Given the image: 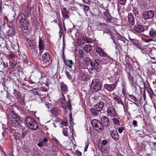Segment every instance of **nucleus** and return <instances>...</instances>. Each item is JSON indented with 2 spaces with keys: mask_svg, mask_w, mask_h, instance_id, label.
<instances>
[{
  "mask_svg": "<svg viewBox=\"0 0 156 156\" xmlns=\"http://www.w3.org/2000/svg\"><path fill=\"white\" fill-rule=\"evenodd\" d=\"M45 42L41 37H39V50L44 49L45 47Z\"/></svg>",
  "mask_w": 156,
  "mask_h": 156,
  "instance_id": "nucleus-25",
  "label": "nucleus"
},
{
  "mask_svg": "<svg viewBox=\"0 0 156 156\" xmlns=\"http://www.w3.org/2000/svg\"><path fill=\"white\" fill-rule=\"evenodd\" d=\"M110 133L112 138L115 140H118L119 138V135L117 131L113 129L110 131Z\"/></svg>",
  "mask_w": 156,
  "mask_h": 156,
  "instance_id": "nucleus-16",
  "label": "nucleus"
},
{
  "mask_svg": "<svg viewBox=\"0 0 156 156\" xmlns=\"http://www.w3.org/2000/svg\"><path fill=\"white\" fill-rule=\"evenodd\" d=\"M104 15L105 16L106 18L109 17H111V16L108 12H104Z\"/></svg>",
  "mask_w": 156,
  "mask_h": 156,
  "instance_id": "nucleus-63",
  "label": "nucleus"
},
{
  "mask_svg": "<svg viewBox=\"0 0 156 156\" xmlns=\"http://www.w3.org/2000/svg\"><path fill=\"white\" fill-rule=\"evenodd\" d=\"M122 94H123L124 97L127 98H128L127 96H128L129 95V94L128 92L126 91V89L125 88H122Z\"/></svg>",
  "mask_w": 156,
  "mask_h": 156,
  "instance_id": "nucleus-40",
  "label": "nucleus"
},
{
  "mask_svg": "<svg viewBox=\"0 0 156 156\" xmlns=\"http://www.w3.org/2000/svg\"><path fill=\"white\" fill-rule=\"evenodd\" d=\"M83 9L84 12L85 13H87L88 12V10H89V6H88L87 5H83Z\"/></svg>",
  "mask_w": 156,
  "mask_h": 156,
  "instance_id": "nucleus-52",
  "label": "nucleus"
},
{
  "mask_svg": "<svg viewBox=\"0 0 156 156\" xmlns=\"http://www.w3.org/2000/svg\"><path fill=\"white\" fill-rule=\"evenodd\" d=\"M13 94L14 95L15 98L18 100L22 97L19 91H18L16 89L14 90Z\"/></svg>",
  "mask_w": 156,
  "mask_h": 156,
  "instance_id": "nucleus-30",
  "label": "nucleus"
},
{
  "mask_svg": "<svg viewBox=\"0 0 156 156\" xmlns=\"http://www.w3.org/2000/svg\"><path fill=\"white\" fill-rule=\"evenodd\" d=\"M93 66L92 67V70L94 69L97 72H100L101 69V63L98 59H96L93 62Z\"/></svg>",
  "mask_w": 156,
  "mask_h": 156,
  "instance_id": "nucleus-10",
  "label": "nucleus"
},
{
  "mask_svg": "<svg viewBox=\"0 0 156 156\" xmlns=\"http://www.w3.org/2000/svg\"><path fill=\"white\" fill-rule=\"evenodd\" d=\"M46 87H47V88L42 87L40 89V90L41 91H42L43 92L46 93V92L47 91L48 88V87L47 86Z\"/></svg>",
  "mask_w": 156,
  "mask_h": 156,
  "instance_id": "nucleus-57",
  "label": "nucleus"
},
{
  "mask_svg": "<svg viewBox=\"0 0 156 156\" xmlns=\"http://www.w3.org/2000/svg\"><path fill=\"white\" fill-rule=\"evenodd\" d=\"M18 101L19 103V104L21 105H25V99H24V95L23 97H22L20 99L18 100Z\"/></svg>",
  "mask_w": 156,
  "mask_h": 156,
  "instance_id": "nucleus-43",
  "label": "nucleus"
},
{
  "mask_svg": "<svg viewBox=\"0 0 156 156\" xmlns=\"http://www.w3.org/2000/svg\"><path fill=\"white\" fill-rule=\"evenodd\" d=\"M135 30L137 32L141 33L148 29V27L146 25L143 26L140 24H136L134 27Z\"/></svg>",
  "mask_w": 156,
  "mask_h": 156,
  "instance_id": "nucleus-12",
  "label": "nucleus"
},
{
  "mask_svg": "<svg viewBox=\"0 0 156 156\" xmlns=\"http://www.w3.org/2000/svg\"><path fill=\"white\" fill-rule=\"evenodd\" d=\"M91 87L94 92L100 90L102 87V82L99 79H94L92 81Z\"/></svg>",
  "mask_w": 156,
  "mask_h": 156,
  "instance_id": "nucleus-4",
  "label": "nucleus"
},
{
  "mask_svg": "<svg viewBox=\"0 0 156 156\" xmlns=\"http://www.w3.org/2000/svg\"><path fill=\"white\" fill-rule=\"evenodd\" d=\"M145 89H146L150 97L152 99L155 96V95L151 88L149 83L147 82V83L146 84V86L145 85Z\"/></svg>",
  "mask_w": 156,
  "mask_h": 156,
  "instance_id": "nucleus-14",
  "label": "nucleus"
},
{
  "mask_svg": "<svg viewBox=\"0 0 156 156\" xmlns=\"http://www.w3.org/2000/svg\"><path fill=\"white\" fill-rule=\"evenodd\" d=\"M110 103L109 99L108 98H104L98 101L94 106V107L97 111H101L104 107H107Z\"/></svg>",
  "mask_w": 156,
  "mask_h": 156,
  "instance_id": "nucleus-5",
  "label": "nucleus"
},
{
  "mask_svg": "<svg viewBox=\"0 0 156 156\" xmlns=\"http://www.w3.org/2000/svg\"><path fill=\"white\" fill-rule=\"evenodd\" d=\"M154 12L151 10L145 11L143 14V18L145 20L152 18L154 16Z\"/></svg>",
  "mask_w": 156,
  "mask_h": 156,
  "instance_id": "nucleus-13",
  "label": "nucleus"
},
{
  "mask_svg": "<svg viewBox=\"0 0 156 156\" xmlns=\"http://www.w3.org/2000/svg\"><path fill=\"white\" fill-rule=\"evenodd\" d=\"M37 92L39 94H40L42 96H43L45 95V92H43L42 91H41L40 90H38V91H37Z\"/></svg>",
  "mask_w": 156,
  "mask_h": 156,
  "instance_id": "nucleus-59",
  "label": "nucleus"
},
{
  "mask_svg": "<svg viewBox=\"0 0 156 156\" xmlns=\"http://www.w3.org/2000/svg\"><path fill=\"white\" fill-rule=\"evenodd\" d=\"M42 59L43 62L45 63H48L50 60V56L48 52H46L42 55Z\"/></svg>",
  "mask_w": 156,
  "mask_h": 156,
  "instance_id": "nucleus-20",
  "label": "nucleus"
},
{
  "mask_svg": "<svg viewBox=\"0 0 156 156\" xmlns=\"http://www.w3.org/2000/svg\"><path fill=\"white\" fill-rule=\"evenodd\" d=\"M83 62H85V64L87 66H88L89 65L91 66H93V62L88 57H85L83 59Z\"/></svg>",
  "mask_w": 156,
  "mask_h": 156,
  "instance_id": "nucleus-31",
  "label": "nucleus"
},
{
  "mask_svg": "<svg viewBox=\"0 0 156 156\" xmlns=\"http://www.w3.org/2000/svg\"><path fill=\"white\" fill-rule=\"evenodd\" d=\"M27 41L28 42L27 47L31 50H34L36 47V42L35 41L29 39H27Z\"/></svg>",
  "mask_w": 156,
  "mask_h": 156,
  "instance_id": "nucleus-19",
  "label": "nucleus"
},
{
  "mask_svg": "<svg viewBox=\"0 0 156 156\" xmlns=\"http://www.w3.org/2000/svg\"><path fill=\"white\" fill-rule=\"evenodd\" d=\"M90 112L93 115L95 116L98 115V112H99L100 111H97L94 107V108H91Z\"/></svg>",
  "mask_w": 156,
  "mask_h": 156,
  "instance_id": "nucleus-38",
  "label": "nucleus"
},
{
  "mask_svg": "<svg viewBox=\"0 0 156 156\" xmlns=\"http://www.w3.org/2000/svg\"><path fill=\"white\" fill-rule=\"evenodd\" d=\"M27 17L24 13H21L19 15L16 19V21H19V24L21 30H23V33L25 34L27 33L29 26V23L26 20Z\"/></svg>",
  "mask_w": 156,
  "mask_h": 156,
  "instance_id": "nucleus-2",
  "label": "nucleus"
},
{
  "mask_svg": "<svg viewBox=\"0 0 156 156\" xmlns=\"http://www.w3.org/2000/svg\"><path fill=\"white\" fill-rule=\"evenodd\" d=\"M9 131L11 133H13V134L17 133L16 132V130L14 128H13L12 127L10 128V129H9Z\"/></svg>",
  "mask_w": 156,
  "mask_h": 156,
  "instance_id": "nucleus-56",
  "label": "nucleus"
},
{
  "mask_svg": "<svg viewBox=\"0 0 156 156\" xmlns=\"http://www.w3.org/2000/svg\"><path fill=\"white\" fill-rule=\"evenodd\" d=\"M128 18L129 23L132 25H134L135 24V20L133 14L131 13H129L128 16Z\"/></svg>",
  "mask_w": 156,
  "mask_h": 156,
  "instance_id": "nucleus-26",
  "label": "nucleus"
},
{
  "mask_svg": "<svg viewBox=\"0 0 156 156\" xmlns=\"http://www.w3.org/2000/svg\"><path fill=\"white\" fill-rule=\"evenodd\" d=\"M113 18L111 16V17H107V18H104L106 20V22L107 23H110L112 22V19Z\"/></svg>",
  "mask_w": 156,
  "mask_h": 156,
  "instance_id": "nucleus-50",
  "label": "nucleus"
},
{
  "mask_svg": "<svg viewBox=\"0 0 156 156\" xmlns=\"http://www.w3.org/2000/svg\"><path fill=\"white\" fill-rule=\"evenodd\" d=\"M20 134L19 132H17L13 134V137L16 141H17L20 138Z\"/></svg>",
  "mask_w": 156,
  "mask_h": 156,
  "instance_id": "nucleus-39",
  "label": "nucleus"
},
{
  "mask_svg": "<svg viewBox=\"0 0 156 156\" xmlns=\"http://www.w3.org/2000/svg\"><path fill=\"white\" fill-rule=\"evenodd\" d=\"M128 78L129 80V82L134 81L133 76L130 74L129 72L127 73Z\"/></svg>",
  "mask_w": 156,
  "mask_h": 156,
  "instance_id": "nucleus-42",
  "label": "nucleus"
},
{
  "mask_svg": "<svg viewBox=\"0 0 156 156\" xmlns=\"http://www.w3.org/2000/svg\"><path fill=\"white\" fill-rule=\"evenodd\" d=\"M96 51L97 53L100 56H105L107 54L104 52L103 49L100 47H98L96 48Z\"/></svg>",
  "mask_w": 156,
  "mask_h": 156,
  "instance_id": "nucleus-24",
  "label": "nucleus"
},
{
  "mask_svg": "<svg viewBox=\"0 0 156 156\" xmlns=\"http://www.w3.org/2000/svg\"><path fill=\"white\" fill-rule=\"evenodd\" d=\"M128 96L130 99H128L129 101L130 102H133V103L135 104L137 107L139 106V104L136 103V102H138V99L136 97L132 94H129Z\"/></svg>",
  "mask_w": 156,
  "mask_h": 156,
  "instance_id": "nucleus-21",
  "label": "nucleus"
},
{
  "mask_svg": "<svg viewBox=\"0 0 156 156\" xmlns=\"http://www.w3.org/2000/svg\"><path fill=\"white\" fill-rule=\"evenodd\" d=\"M23 149L24 152L27 153H28L30 151V148L28 146L26 145H24Z\"/></svg>",
  "mask_w": 156,
  "mask_h": 156,
  "instance_id": "nucleus-45",
  "label": "nucleus"
},
{
  "mask_svg": "<svg viewBox=\"0 0 156 156\" xmlns=\"http://www.w3.org/2000/svg\"><path fill=\"white\" fill-rule=\"evenodd\" d=\"M58 109L57 108H53L52 109H51L52 113L55 115H56L58 113Z\"/></svg>",
  "mask_w": 156,
  "mask_h": 156,
  "instance_id": "nucleus-47",
  "label": "nucleus"
},
{
  "mask_svg": "<svg viewBox=\"0 0 156 156\" xmlns=\"http://www.w3.org/2000/svg\"><path fill=\"white\" fill-rule=\"evenodd\" d=\"M15 56V55L12 53L9 55H7V58H14Z\"/></svg>",
  "mask_w": 156,
  "mask_h": 156,
  "instance_id": "nucleus-61",
  "label": "nucleus"
},
{
  "mask_svg": "<svg viewBox=\"0 0 156 156\" xmlns=\"http://www.w3.org/2000/svg\"><path fill=\"white\" fill-rule=\"evenodd\" d=\"M68 128H63L62 129V133L64 136H68Z\"/></svg>",
  "mask_w": 156,
  "mask_h": 156,
  "instance_id": "nucleus-44",
  "label": "nucleus"
},
{
  "mask_svg": "<svg viewBox=\"0 0 156 156\" xmlns=\"http://www.w3.org/2000/svg\"><path fill=\"white\" fill-rule=\"evenodd\" d=\"M25 121L27 126L30 129L36 130L38 128L37 122L32 116H27Z\"/></svg>",
  "mask_w": 156,
  "mask_h": 156,
  "instance_id": "nucleus-3",
  "label": "nucleus"
},
{
  "mask_svg": "<svg viewBox=\"0 0 156 156\" xmlns=\"http://www.w3.org/2000/svg\"><path fill=\"white\" fill-rule=\"evenodd\" d=\"M70 72L68 71H66V74L67 77L70 80H71L72 78V77L73 76H75V75L71 71H70Z\"/></svg>",
  "mask_w": 156,
  "mask_h": 156,
  "instance_id": "nucleus-32",
  "label": "nucleus"
},
{
  "mask_svg": "<svg viewBox=\"0 0 156 156\" xmlns=\"http://www.w3.org/2000/svg\"><path fill=\"white\" fill-rule=\"evenodd\" d=\"M106 112L107 115L111 118L115 117L116 115V113L115 108L112 105L108 106Z\"/></svg>",
  "mask_w": 156,
  "mask_h": 156,
  "instance_id": "nucleus-9",
  "label": "nucleus"
},
{
  "mask_svg": "<svg viewBox=\"0 0 156 156\" xmlns=\"http://www.w3.org/2000/svg\"><path fill=\"white\" fill-rule=\"evenodd\" d=\"M15 30L14 29H12L11 33L9 34V36H13L15 35Z\"/></svg>",
  "mask_w": 156,
  "mask_h": 156,
  "instance_id": "nucleus-62",
  "label": "nucleus"
},
{
  "mask_svg": "<svg viewBox=\"0 0 156 156\" xmlns=\"http://www.w3.org/2000/svg\"><path fill=\"white\" fill-rule=\"evenodd\" d=\"M65 43L64 41H63V47H62V50H63V51H62V58H63V61L64 62V60H66L65 59V55H64V49H65Z\"/></svg>",
  "mask_w": 156,
  "mask_h": 156,
  "instance_id": "nucleus-48",
  "label": "nucleus"
},
{
  "mask_svg": "<svg viewBox=\"0 0 156 156\" xmlns=\"http://www.w3.org/2000/svg\"><path fill=\"white\" fill-rule=\"evenodd\" d=\"M108 80L110 82L113 83L112 84H105L104 86V89L109 92H111L113 91L116 88L117 83L116 82L114 83V79L112 78L109 77Z\"/></svg>",
  "mask_w": 156,
  "mask_h": 156,
  "instance_id": "nucleus-8",
  "label": "nucleus"
},
{
  "mask_svg": "<svg viewBox=\"0 0 156 156\" xmlns=\"http://www.w3.org/2000/svg\"><path fill=\"white\" fill-rule=\"evenodd\" d=\"M79 54L80 58H82L83 56V50H80L79 51Z\"/></svg>",
  "mask_w": 156,
  "mask_h": 156,
  "instance_id": "nucleus-60",
  "label": "nucleus"
},
{
  "mask_svg": "<svg viewBox=\"0 0 156 156\" xmlns=\"http://www.w3.org/2000/svg\"><path fill=\"white\" fill-rule=\"evenodd\" d=\"M48 139L46 137H44L43 139L41 140L40 142L37 144V145L40 147H41L44 146H45V144L48 142Z\"/></svg>",
  "mask_w": 156,
  "mask_h": 156,
  "instance_id": "nucleus-28",
  "label": "nucleus"
},
{
  "mask_svg": "<svg viewBox=\"0 0 156 156\" xmlns=\"http://www.w3.org/2000/svg\"><path fill=\"white\" fill-rule=\"evenodd\" d=\"M60 88L62 95L63 97H64L63 94H66L68 91L67 86L64 83H61L60 84Z\"/></svg>",
  "mask_w": 156,
  "mask_h": 156,
  "instance_id": "nucleus-22",
  "label": "nucleus"
},
{
  "mask_svg": "<svg viewBox=\"0 0 156 156\" xmlns=\"http://www.w3.org/2000/svg\"><path fill=\"white\" fill-rule=\"evenodd\" d=\"M84 40L87 43H90L93 42V40L88 37L85 38Z\"/></svg>",
  "mask_w": 156,
  "mask_h": 156,
  "instance_id": "nucleus-54",
  "label": "nucleus"
},
{
  "mask_svg": "<svg viewBox=\"0 0 156 156\" xmlns=\"http://www.w3.org/2000/svg\"><path fill=\"white\" fill-rule=\"evenodd\" d=\"M132 124L134 127H137L138 126L137 122L136 120H133L132 122Z\"/></svg>",
  "mask_w": 156,
  "mask_h": 156,
  "instance_id": "nucleus-64",
  "label": "nucleus"
},
{
  "mask_svg": "<svg viewBox=\"0 0 156 156\" xmlns=\"http://www.w3.org/2000/svg\"><path fill=\"white\" fill-rule=\"evenodd\" d=\"M130 84L131 87L133 88L134 89L135 92H136V82L134 81H130L129 82Z\"/></svg>",
  "mask_w": 156,
  "mask_h": 156,
  "instance_id": "nucleus-36",
  "label": "nucleus"
},
{
  "mask_svg": "<svg viewBox=\"0 0 156 156\" xmlns=\"http://www.w3.org/2000/svg\"><path fill=\"white\" fill-rule=\"evenodd\" d=\"M102 59V61L104 64H107L111 62V58L108 56L107 54L105 56H103Z\"/></svg>",
  "mask_w": 156,
  "mask_h": 156,
  "instance_id": "nucleus-29",
  "label": "nucleus"
},
{
  "mask_svg": "<svg viewBox=\"0 0 156 156\" xmlns=\"http://www.w3.org/2000/svg\"><path fill=\"white\" fill-rule=\"evenodd\" d=\"M27 133L26 131H24L23 132L21 135L22 139H23L24 138L25 136L26 135Z\"/></svg>",
  "mask_w": 156,
  "mask_h": 156,
  "instance_id": "nucleus-58",
  "label": "nucleus"
},
{
  "mask_svg": "<svg viewBox=\"0 0 156 156\" xmlns=\"http://www.w3.org/2000/svg\"><path fill=\"white\" fill-rule=\"evenodd\" d=\"M52 154L55 155H56L57 153L58 152V151L57 149L54 147H53V148L52 149Z\"/></svg>",
  "mask_w": 156,
  "mask_h": 156,
  "instance_id": "nucleus-51",
  "label": "nucleus"
},
{
  "mask_svg": "<svg viewBox=\"0 0 156 156\" xmlns=\"http://www.w3.org/2000/svg\"><path fill=\"white\" fill-rule=\"evenodd\" d=\"M140 80L139 81V84L140 86H143L144 87V89H145V85L146 86V84L147 83V82H149L147 80H146L145 82H144L143 79L141 77H140Z\"/></svg>",
  "mask_w": 156,
  "mask_h": 156,
  "instance_id": "nucleus-35",
  "label": "nucleus"
},
{
  "mask_svg": "<svg viewBox=\"0 0 156 156\" xmlns=\"http://www.w3.org/2000/svg\"><path fill=\"white\" fill-rule=\"evenodd\" d=\"M114 99L115 101L117 104H120L123 106L124 112L125 113H126L128 111V109L126 108V107L125 106L121 98L117 96L116 97L114 98Z\"/></svg>",
  "mask_w": 156,
  "mask_h": 156,
  "instance_id": "nucleus-17",
  "label": "nucleus"
},
{
  "mask_svg": "<svg viewBox=\"0 0 156 156\" xmlns=\"http://www.w3.org/2000/svg\"><path fill=\"white\" fill-rule=\"evenodd\" d=\"M112 120L113 122V123L117 125H119L120 124V122L119 120L116 118H113Z\"/></svg>",
  "mask_w": 156,
  "mask_h": 156,
  "instance_id": "nucleus-46",
  "label": "nucleus"
},
{
  "mask_svg": "<svg viewBox=\"0 0 156 156\" xmlns=\"http://www.w3.org/2000/svg\"><path fill=\"white\" fill-rule=\"evenodd\" d=\"M32 72L34 73V75L31 77V80L33 83H36L39 80L42 79L43 83L46 86L48 87L49 86L48 80L44 73L36 68L34 69Z\"/></svg>",
  "mask_w": 156,
  "mask_h": 156,
  "instance_id": "nucleus-1",
  "label": "nucleus"
},
{
  "mask_svg": "<svg viewBox=\"0 0 156 156\" xmlns=\"http://www.w3.org/2000/svg\"><path fill=\"white\" fill-rule=\"evenodd\" d=\"M16 118H13L10 119V124L13 127H18L20 128H22V129H25L24 127H22L23 123L21 120L20 119V116H17Z\"/></svg>",
  "mask_w": 156,
  "mask_h": 156,
  "instance_id": "nucleus-7",
  "label": "nucleus"
},
{
  "mask_svg": "<svg viewBox=\"0 0 156 156\" xmlns=\"http://www.w3.org/2000/svg\"><path fill=\"white\" fill-rule=\"evenodd\" d=\"M100 120L104 127L108 128L110 126V121L109 119L107 116H102Z\"/></svg>",
  "mask_w": 156,
  "mask_h": 156,
  "instance_id": "nucleus-11",
  "label": "nucleus"
},
{
  "mask_svg": "<svg viewBox=\"0 0 156 156\" xmlns=\"http://www.w3.org/2000/svg\"><path fill=\"white\" fill-rule=\"evenodd\" d=\"M125 129L124 127H120L118 129V131L119 133H121Z\"/></svg>",
  "mask_w": 156,
  "mask_h": 156,
  "instance_id": "nucleus-55",
  "label": "nucleus"
},
{
  "mask_svg": "<svg viewBox=\"0 0 156 156\" xmlns=\"http://www.w3.org/2000/svg\"><path fill=\"white\" fill-rule=\"evenodd\" d=\"M117 37L118 40L121 41L123 44L125 43V41H124L123 38L120 35H119V36H117Z\"/></svg>",
  "mask_w": 156,
  "mask_h": 156,
  "instance_id": "nucleus-53",
  "label": "nucleus"
},
{
  "mask_svg": "<svg viewBox=\"0 0 156 156\" xmlns=\"http://www.w3.org/2000/svg\"><path fill=\"white\" fill-rule=\"evenodd\" d=\"M92 49V46L89 44L85 45L84 48V50L87 52H89Z\"/></svg>",
  "mask_w": 156,
  "mask_h": 156,
  "instance_id": "nucleus-37",
  "label": "nucleus"
},
{
  "mask_svg": "<svg viewBox=\"0 0 156 156\" xmlns=\"http://www.w3.org/2000/svg\"><path fill=\"white\" fill-rule=\"evenodd\" d=\"M64 62L65 65L70 69H72L74 63L71 60H64Z\"/></svg>",
  "mask_w": 156,
  "mask_h": 156,
  "instance_id": "nucleus-27",
  "label": "nucleus"
},
{
  "mask_svg": "<svg viewBox=\"0 0 156 156\" xmlns=\"http://www.w3.org/2000/svg\"><path fill=\"white\" fill-rule=\"evenodd\" d=\"M148 38L150 37L153 39V41L156 42V31L153 28L149 30V34L147 36Z\"/></svg>",
  "mask_w": 156,
  "mask_h": 156,
  "instance_id": "nucleus-18",
  "label": "nucleus"
},
{
  "mask_svg": "<svg viewBox=\"0 0 156 156\" xmlns=\"http://www.w3.org/2000/svg\"><path fill=\"white\" fill-rule=\"evenodd\" d=\"M12 48L14 50H16L18 49L19 45L18 43H16V45L14 44H12Z\"/></svg>",
  "mask_w": 156,
  "mask_h": 156,
  "instance_id": "nucleus-49",
  "label": "nucleus"
},
{
  "mask_svg": "<svg viewBox=\"0 0 156 156\" xmlns=\"http://www.w3.org/2000/svg\"><path fill=\"white\" fill-rule=\"evenodd\" d=\"M23 61L24 64H26L28 66H31L34 65V64L28 60L27 58H26L24 59L23 60Z\"/></svg>",
  "mask_w": 156,
  "mask_h": 156,
  "instance_id": "nucleus-33",
  "label": "nucleus"
},
{
  "mask_svg": "<svg viewBox=\"0 0 156 156\" xmlns=\"http://www.w3.org/2000/svg\"><path fill=\"white\" fill-rule=\"evenodd\" d=\"M17 116H19L18 115H16L14 111H11L9 113V116H10L11 118H10V119H12L13 118H16L17 117Z\"/></svg>",
  "mask_w": 156,
  "mask_h": 156,
  "instance_id": "nucleus-41",
  "label": "nucleus"
},
{
  "mask_svg": "<svg viewBox=\"0 0 156 156\" xmlns=\"http://www.w3.org/2000/svg\"><path fill=\"white\" fill-rule=\"evenodd\" d=\"M32 9V8L29 5H28L24 9V10L23 11V13L27 17H29L30 15L31 10Z\"/></svg>",
  "mask_w": 156,
  "mask_h": 156,
  "instance_id": "nucleus-23",
  "label": "nucleus"
},
{
  "mask_svg": "<svg viewBox=\"0 0 156 156\" xmlns=\"http://www.w3.org/2000/svg\"><path fill=\"white\" fill-rule=\"evenodd\" d=\"M61 13L62 16V20H65L66 19H69V16L68 14L69 11H67L66 8L62 7L61 9Z\"/></svg>",
  "mask_w": 156,
  "mask_h": 156,
  "instance_id": "nucleus-15",
  "label": "nucleus"
},
{
  "mask_svg": "<svg viewBox=\"0 0 156 156\" xmlns=\"http://www.w3.org/2000/svg\"><path fill=\"white\" fill-rule=\"evenodd\" d=\"M91 124L94 129L98 132L102 133L104 126L101 122L96 119H93L91 121Z\"/></svg>",
  "mask_w": 156,
  "mask_h": 156,
  "instance_id": "nucleus-6",
  "label": "nucleus"
},
{
  "mask_svg": "<svg viewBox=\"0 0 156 156\" xmlns=\"http://www.w3.org/2000/svg\"><path fill=\"white\" fill-rule=\"evenodd\" d=\"M7 61L9 62L10 66L12 68L14 69L16 66L17 62L15 60L10 61L9 59H8Z\"/></svg>",
  "mask_w": 156,
  "mask_h": 156,
  "instance_id": "nucleus-34",
  "label": "nucleus"
}]
</instances>
